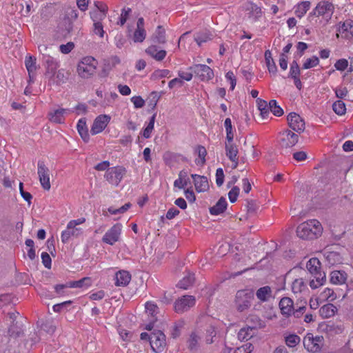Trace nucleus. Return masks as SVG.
I'll return each instance as SVG.
<instances>
[{"instance_id": "79ce46f5", "label": "nucleus", "mask_w": 353, "mask_h": 353, "mask_svg": "<svg viewBox=\"0 0 353 353\" xmlns=\"http://www.w3.org/2000/svg\"><path fill=\"white\" fill-rule=\"evenodd\" d=\"M194 281V274H189L178 283L177 286L181 289L186 290L193 284Z\"/></svg>"}, {"instance_id": "864d4df0", "label": "nucleus", "mask_w": 353, "mask_h": 353, "mask_svg": "<svg viewBox=\"0 0 353 353\" xmlns=\"http://www.w3.org/2000/svg\"><path fill=\"white\" fill-rule=\"evenodd\" d=\"M305 286L304 281L303 279H295L292 285V290L294 293L301 292L303 288Z\"/></svg>"}, {"instance_id": "423d86ee", "label": "nucleus", "mask_w": 353, "mask_h": 353, "mask_svg": "<svg viewBox=\"0 0 353 353\" xmlns=\"http://www.w3.org/2000/svg\"><path fill=\"white\" fill-rule=\"evenodd\" d=\"M150 346L153 352L160 353L166 345V336L159 330H154L150 334Z\"/></svg>"}, {"instance_id": "c85d7f7f", "label": "nucleus", "mask_w": 353, "mask_h": 353, "mask_svg": "<svg viewBox=\"0 0 353 353\" xmlns=\"http://www.w3.org/2000/svg\"><path fill=\"white\" fill-rule=\"evenodd\" d=\"M200 336L196 332H192L187 340V347L191 352H196L200 347Z\"/></svg>"}, {"instance_id": "412c9836", "label": "nucleus", "mask_w": 353, "mask_h": 353, "mask_svg": "<svg viewBox=\"0 0 353 353\" xmlns=\"http://www.w3.org/2000/svg\"><path fill=\"white\" fill-rule=\"evenodd\" d=\"M339 34L342 37L350 39L353 38V21L346 20L338 29Z\"/></svg>"}, {"instance_id": "7ed1b4c3", "label": "nucleus", "mask_w": 353, "mask_h": 353, "mask_svg": "<svg viewBox=\"0 0 353 353\" xmlns=\"http://www.w3.org/2000/svg\"><path fill=\"white\" fill-rule=\"evenodd\" d=\"M321 263L317 258H312L307 262L306 268L315 279L310 282V286L312 289H316L325 282V274L321 271Z\"/></svg>"}, {"instance_id": "338daca9", "label": "nucleus", "mask_w": 353, "mask_h": 353, "mask_svg": "<svg viewBox=\"0 0 353 353\" xmlns=\"http://www.w3.org/2000/svg\"><path fill=\"white\" fill-rule=\"evenodd\" d=\"M348 66V61L345 59H341L336 61L334 67L337 70L343 71Z\"/></svg>"}, {"instance_id": "e2e57ef3", "label": "nucleus", "mask_w": 353, "mask_h": 353, "mask_svg": "<svg viewBox=\"0 0 353 353\" xmlns=\"http://www.w3.org/2000/svg\"><path fill=\"white\" fill-rule=\"evenodd\" d=\"M161 95L159 94L157 92H152L150 96V101H148V105L150 106L152 109H154L159 99H160Z\"/></svg>"}, {"instance_id": "2f4dec72", "label": "nucleus", "mask_w": 353, "mask_h": 353, "mask_svg": "<svg viewBox=\"0 0 353 353\" xmlns=\"http://www.w3.org/2000/svg\"><path fill=\"white\" fill-rule=\"evenodd\" d=\"M212 33L208 30L199 32L194 34V41L199 46H201L203 43L212 40Z\"/></svg>"}, {"instance_id": "774afa93", "label": "nucleus", "mask_w": 353, "mask_h": 353, "mask_svg": "<svg viewBox=\"0 0 353 353\" xmlns=\"http://www.w3.org/2000/svg\"><path fill=\"white\" fill-rule=\"evenodd\" d=\"M334 92L336 97L339 99H344L348 93L347 88L343 86L337 87L335 88Z\"/></svg>"}, {"instance_id": "a19ab883", "label": "nucleus", "mask_w": 353, "mask_h": 353, "mask_svg": "<svg viewBox=\"0 0 353 353\" xmlns=\"http://www.w3.org/2000/svg\"><path fill=\"white\" fill-rule=\"evenodd\" d=\"M91 285V279L90 277H84L79 281L69 282L70 288H81Z\"/></svg>"}, {"instance_id": "ddd939ff", "label": "nucleus", "mask_w": 353, "mask_h": 353, "mask_svg": "<svg viewBox=\"0 0 353 353\" xmlns=\"http://www.w3.org/2000/svg\"><path fill=\"white\" fill-rule=\"evenodd\" d=\"M121 228L122 225L121 223L114 225L103 236V242L111 245H114L119 240Z\"/></svg>"}, {"instance_id": "aec40b11", "label": "nucleus", "mask_w": 353, "mask_h": 353, "mask_svg": "<svg viewBox=\"0 0 353 353\" xmlns=\"http://www.w3.org/2000/svg\"><path fill=\"white\" fill-rule=\"evenodd\" d=\"M72 112L70 109L59 108L48 113L49 119L56 123H62L65 120L64 115Z\"/></svg>"}, {"instance_id": "4d7b16f0", "label": "nucleus", "mask_w": 353, "mask_h": 353, "mask_svg": "<svg viewBox=\"0 0 353 353\" xmlns=\"http://www.w3.org/2000/svg\"><path fill=\"white\" fill-rule=\"evenodd\" d=\"M94 6L102 13L101 15L99 17L100 20H102L107 14L108 10V6L101 1H95Z\"/></svg>"}, {"instance_id": "bb28decb", "label": "nucleus", "mask_w": 353, "mask_h": 353, "mask_svg": "<svg viewBox=\"0 0 353 353\" xmlns=\"http://www.w3.org/2000/svg\"><path fill=\"white\" fill-rule=\"evenodd\" d=\"M247 323V326L255 332L258 329L265 327V323L258 316L254 314L248 316Z\"/></svg>"}, {"instance_id": "052dcab7", "label": "nucleus", "mask_w": 353, "mask_h": 353, "mask_svg": "<svg viewBox=\"0 0 353 353\" xmlns=\"http://www.w3.org/2000/svg\"><path fill=\"white\" fill-rule=\"evenodd\" d=\"M131 206L130 203H127L121 208L115 209L113 207H110L108 210L112 214H123Z\"/></svg>"}, {"instance_id": "5fc2aeb1", "label": "nucleus", "mask_w": 353, "mask_h": 353, "mask_svg": "<svg viewBox=\"0 0 353 353\" xmlns=\"http://www.w3.org/2000/svg\"><path fill=\"white\" fill-rule=\"evenodd\" d=\"M41 329L44 332L50 334H52V333L54 332L56 327L52 324V321H46L45 322H43L41 323Z\"/></svg>"}, {"instance_id": "49530a36", "label": "nucleus", "mask_w": 353, "mask_h": 353, "mask_svg": "<svg viewBox=\"0 0 353 353\" xmlns=\"http://www.w3.org/2000/svg\"><path fill=\"white\" fill-rule=\"evenodd\" d=\"M205 340L206 343L211 344L214 342V338L216 337V332L213 325H209L206 329Z\"/></svg>"}, {"instance_id": "f257e3e1", "label": "nucleus", "mask_w": 353, "mask_h": 353, "mask_svg": "<svg viewBox=\"0 0 353 353\" xmlns=\"http://www.w3.org/2000/svg\"><path fill=\"white\" fill-rule=\"evenodd\" d=\"M323 232L321 223L312 219L301 223L296 228L297 236L305 240H312L318 238Z\"/></svg>"}, {"instance_id": "9d476101", "label": "nucleus", "mask_w": 353, "mask_h": 353, "mask_svg": "<svg viewBox=\"0 0 353 353\" xmlns=\"http://www.w3.org/2000/svg\"><path fill=\"white\" fill-rule=\"evenodd\" d=\"M42 61L46 68L45 77L49 79H52L59 67V63L54 57L47 53H43Z\"/></svg>"}, {"instance_id": "69168bd1", "label": "nucleus", "mask_w": 353, "mask_h": 353, "mask_svg": "<svg viewBox=\"0 0 353 353\" xmlns=\"http://www.w3.org/2000/svg\"><path fill=\"white\" fill-rule=\"evenodd\" d=\"M240 189L237 186H234L228 193V197L231 203H234L237 200Z\"/></svg>"}, {"instance_id": "13d9d810", "label": "nucleus", "mask_w": 353, "mask_h": 353, "mask_svg": "<svg viewBox=\"0 0 353 353\" xmlns=\"http://www.w3.org/2000/svg\"><path fill=\"white\" fill-rule=\"evenodd\" d=\"M131 206L130 203H127L121 208L115 209L113 207H110L108 210L112 214H123Z\"/></svg>"}, {"instance_id": "0e129e2a", "label": "nucleus", "mask_w": 353, "mask_h": 353, "mask_svg": "<svg viewBox=\"0 0 353 353\" xmlns=\"http://www.w3.org/2000/svg\"><path fill=\"white\" fill-rule=\"evenodd\" d=\"M157 310L158 307L155 304L151 302H147L145 303L146 312L150 314L152 318H154L157 314Z\"/></svg>"}, {"instance_id": "72a5a7b5", "label": "nucleus", "mask_w": 353, "mask_h": 353, "mask_svg": "<svg viewBox=\"0 0 353 353\" xmlns=\"http://www.w3.org/2000/svg\"><path fill=\"white\" fill-rule=\"evenodd\" d=\"M265 60L270 73L275 74L277 72V67L272 57V53L269 50L265 52Z\"/></svg>"}, {"instance_id": "4468645a", "label": "nucleus", "mask_w": 353, "mask_h": 353, "mask_svg": "<svg viewBox=\"0 0 353 353\" xmlns=\"http://www.w3.org/2000/svg\"><path fill=\"white\" fill-rule=\"evenodd\" d=\"M37 173L41 185L44 190H49L51 187L50 182V170L46 166L43 161H39L37 163Z\"/></svg>"}, {"instance_id": "a18cd8bd", "label": "nucleus", "mask_w": 353, "mask_h": 353, "mask_svg": "<svg viewBox=\"0 0 353 353\" xmlns=\"http://www.w3.org/2000/svg\"><path fill=\"white\" fill-rule=\"evenodd\" d=\"M332 109L334 112L338 115H343L346 112L345 104L341 100L335 101L332 105Z\"/></svg>"}, {"instance_id": "c9c22d12", "label": "nucleus", "mask_w": 353, "mask_h": 353, "mask_svg": "<svg viewBox=\"0 0 353 353\" xmlns=\"http://www.w3.org/2000/svg\"><path fill=\"white\" fill-rule=\"evenodd\" d=\"M256 332L248 326L241 328L238 333V339L240 341H248L252 339Z\"/></svg>"}, {"instance_id": "bf43d9fd", "label": "nucleus", "mask_w": 353, "mask_h": 353, "mask_svg": "<svg viewBox=\"0 0 353 353\" xmlns=\"http://www.w3.org/2000/svg\"><path fill=\"white\" fill-rule=\"evenodd\" d=\"M131 206L130 203H127L121 208L115 209L113 207H110L108 210L112 214H123Z\"/></svg>"}, {"instance_id": "a878e982", "label": "nucleus", "mask_w": 353, "mask_h": 353, "mask_svg": "<svg viewBox=\"0 0 353 353\" xmlns=\"http://www.w3.org/2000/svg\"><path fill=\"white\" fill-rule=\"evenodd\" d=\"M115 285L117 286H125L131 280V274L125 270L119 271L115 275Z\"/></svg>"}, {"instance_id": "f3484780", "label": "nucleus", "mask_w": 353, "mask_h": 353, "mask_svg": "<svg viewBox=\"0 0 353 353\" xmlns=\"http://www.w3.org/2000/svg\"><path fill=\"white\" fill-rule=\"evenodd\" d=\"M71 225V223L69 222L67 225L66 230L62 232L61 233V241L63 243H66L69 241L71 237H79L82 235L83 231L81 228H77L74 225Z\"/></svg>"}, {"instance_id": "473e14b6", "label": "nucleus", "mask_w": 353, "mask_h": 353, "mask_svg": "<svg viewBox=\"0 0 353 353\" xmlns=\"http://www.w3.org/2000/svg\"><path fill=\"white\" fill-rule=\"evenodd\" d=\"M25 65L28 72V76H32L37 70V59L34 56H26L25 59Z\"/></svg>"}, {"instance_id": "6ab92c4d", "label": "nucleus", "mask_w": 353, "mask_h": 353, "mask_svg": "<svg viewBox=\"0 0 353 353\" xmlns=\"http://www.w3.org/2000/svg\"><path fill=\"white\" fill-rule=\"evenodd\" d=\"M191 177L193 179L195 189L198 192H205L208 190L209 184L206 176L192 174Z\"/></svg>"}, {"instance_id": "1a4fd4ad", "label": "nucleus", "mask_w": 353, "mask_h": 353, "mask_svg": "<svg viewBox=\"0 0 353 353\" xmlns=\"http://www.w3.org/2000/svg\"><path fill=\"white\" fill-rule=\"evenodd\" d=\"M125 173V168L122 167H112L106 170L105 178L110 183L118 185Z\"/></svg>"}, {"instance_id": "c756f323", "label": "nucleus", "mask_w": 353, "mask_h": 353, "mask_svg": "<svg viewBox=\"0 0 353 353\" xmlns=\"http://www.w3.org/2000/svg\"><path fill=\"white\" fill-rule=\"evenodd\" d=\"M347 276L345 271L334 270L330 273V281L334 284H343L345 283Z\"/></svg>"}, {"instance_id": "6e6d98bb", "label": "nucleus", "mask_w": 353, "mask_h": 353, "mask_svg": "<svg viewBox=\"0 0 353 353\" xmlns=\"http://www.w3.org/2000/svg\"><path fill=\"white\" fill-rule=\"evenodd\" d=\"M131 12L132 10L130 8L122 9L119 21L117 22V23L121 26H123L128 20Z\"/></svg>"}, {"instance_id": "8fccbe9b", "label": "nucleus", "mask_w": 353, "mask_h": 353, "mask_svg": "<svg viewBox=\"0 0 353 353\" xmlns=\"http://www.w3.org/2000/svg\"><path fill=\"white\" fill-rule=\"evenodd\" d=\"M156 114H154L150 119V121L147 125V127L143 130V136L145 139H148L151 136V132L154 129V125L155 122Z\"/></svg>"}, {"instance_id": "b1692460", "label": "nucleus", "mask_w": 353, "mask_h": 353, "mask_svg": "<svg viewBox=\"0 0 353 353\" xmlns=\"http://www.w3.org/2000/svg\"><path fill=\"white\" fill-rule=\"evenodd\" d=\"M145 52L158 61H162L167 54L166 51L164 50H159L158 47L155 45L149 46L145 50Z\"/></svg>"}, {"instance_id": "603ef678", "label": "nucleus", "mask_w": 353, "mask_h": 353, "mask_svg": "<svg viewBox=\"0 0 353 353\" xmlns=\"http://www.w3.org/2000/svg\"><path fill=\"white\" fill-rule=\"evenodd\" d=\"M319 63V59L317 57L313 56L311 58L307 59L303 64V69H310L316 66Z\"/></svg>"}, {"instance_id": "7c9ffc66", "label": "nucleus", "mask_w": 353, "mask_h": 353, "mask_svg": "<svg viewBox=\"0 0 353 353\" xmlns=\"http://www.w3.org/2000/svg\"><path fill=\"white\" fill-rule=\"evenodd\" d=\"M154 43L164 44L166 43L165 30L162 26H159L152 37Z\"/></svg>"}, {"instance_id": "37998d69", "label": "nucleus", "mask_w": 353, "mask_h": 353, "mask_svg": "<svg viewBox=\"0 0 353 353\" xmlns=\"http://www.w3.org/2000/svg\"><path fill=\"white\" fill-rule=\"evenodd\" d=\"M23 334L22 327L18 325V323H12L8 329V335L14 339L19 337Z\"/></svg>"}, {"instance_id": "f8f14e48", "label": "nucleus", "mask_w": 353, "mask_h": 353, "mask_svg": "<svg viewBox=\"0 0 353 353\" xmlns=\"http://www.w3.org/2000/svg\"><path fill=\"white\" fill-rule=\"evenodd\" d=\"M195 298L193 296L185 295L174 302V310L177 313H183L195 305Z\"/></svg>"}, {"instance_id": "4c0bfd02", "label": "nucleus", "mask_w": 353, "mask_h": 353, "mask_svg": "<svg viewBox=\"0 0 353 353\" xmlns=\"http://www.w3.org/2000/svg\"><path fill=\"white\" fill-rule=\"evenodd\" d=\"M226 156L231 161H234L236 158H238V149L237 146L233 143H225Z\"/></svg>"}, {"instance_id": "5701e85b", "label": "nucleus", "mask_w": 353, "mask_h": 353, "mask_svg": "<svg viewBox=\"0 0 353 353\" xmlns=\"http://www.w3.org/2000/svg\"><path fill=\"white\" fill-rule=\"evenodd\" d=\"M245 10L248 17L253 21H256L262 16V11L260 7L254 3H249Z\"/></svg>"}, {"instance_id": "f704fd0d", "label": "nucleus", "mask_w": 353, "mask_h": 353, "mask_svg": "<svg viewBox=\"0 0 353 353\" xmlns=\"http://www.w3.org/2000/svg\"><path fill=\"white\" fill-rule=\"evenodd\" d=\"M336 311V307L331 303L322 306L319 310L320 314L323 318H329L333 316L335 314Z\"/></svg>"}, {"instance_id": "2eb2a0df", "label": "nucleus", "mask_w": 353, "mask_h": 353, "mask_svg": "<svg viewBox=\"0 0 353 353\" xmlns=\"http://www.w3.org/2000/svg\"><path fill=\"white\" fill-rule=\"evenodd\" d=\"M201 81H209L214 77L213 70L207 65L196 64L190 68Z\"/></svg>"}, {"instance_id": "0eeeda50", "label": "nucleus", "mask_w": 353, "mask_h": 353, "mask_svg": "<svg viewBox=\"0 0 353 353\" xmlns=\"http://www.w3.org/2000/svg\"><path fill=\"white\" fill-rule=\"evenodd\" d=\"M323 344L324 338L322 336H314L312 334L307 333L303 339L305 348L312 353L320 351Z\"/></svg>"}, {"instance_id": "3c124183", "label": "nucleus", "mask_w": 353, "mask_h": 353, "mask_svg": "<svg viewBox=\"0 0 353 353\" xmlns=\"http://www.w3.org/2000/svg\"><path fill=\"white\" fill-rule=\"evenodd\" d=\"M146 37V32L145 29H136L133 34V41L135 43H141L144 41Z\"/></svg>"}, {"instance_id": "a211bd4d", "label": "nucleus", "mask_w": 353, "mask_h": 353, "mask_svg": "<svg viewBox=\"0 0 353 353\" xmlns=\"http://www.w3.org/2000/svg\"><path fill=\"white\" fill-rule=\"evenodd\" d=\"M110 121V117L106 114L98 116L94 121L90 132L92 134H97L102 132Z\"/></svg>"}, {"instance_id": "4be33fe9", "label": "nucleus", "mask_w": 353, "mask_h": 353, "mask_svg": "<svg viewBox=\"0 0 353 353\" xmlns=\"http://www.w3.org/2000/svg\"><path fill=\"white\" fill-rule=\"evenodd\" d=\"M78 17V13L76 10H71L67 16L64 17L63 25L64 26L65 30L67 33H70L73 28V21L76 20Z\"/></svg>"}, {"instance_id": "39448f33", "label": "nucleus", "mask_w": 353, "mask_h": 353, "mask_svg": "<svg viewBox=\"0 0 353 353\" xmlns=\"http://www.w3.org/2000/svg\"><path fill=\"white\" fill-rule=\"evenodd\" d=\"M254 299V292L252 290L237 291L235 296V305L237 311L242 312L247 310Z\"/></svg>"}, {"instance_id": "cd10ccee", "label": "nucleus", "mask_w": 353, "mask_h": 353, "mask_svg": "<svg viewBox=\"0 0 353 353\" xmlns=\"http://www.w3.org/2000/svg\"><path fill=\"white\" fill-rule=\"evenodd\" d=\"M77 128L79 134H80L82 139L85 142H88L90 139V135L88 133V129L86 125V119L85 118H81L79 120Z\"/></svg>"}, {"instance_id": "f03ea898", "label": "nucleus", "mask_w": 353, "mask_h": 353, "mask_svg": "<svg viewBox=\"0 0 353 353\" xmlns=\"http://www.w3.org/2000/svg\"><path fill=\"white\" fill-rule=\"evenodd\" d=\"M279 307L283 316L289 317L293 315L296 318H299L306 310V301H301L300 304H294L292 299L283 297L279 301Z\"/></svg>"}, {"instance_id": "9b49d317", "label": "nucleus", "mask_w": 353, "mask_h": 353, "mask_svg": "<svg viewBox=\"0 0 353 353\" xmlns=\"http://www.w3.org/2000/svg\"><path fill=\"white\" fill-rule=\"evenodd\" d=\"M334 6L332 3L327 1L319 2L314 10L310 14L309 17L314 16H323L325 18H330L332 15Z\"/></svg>"}, {"instance_id": "6e6552de", "label": "nucleus", "mask_w": 353, "mask_h": 353, "mask_svg": "<svg viewBox=\"0 0 353 353\" xmlns=\"http://www.w3.org/2000/svg\"><path fill=\"white\" fill-rule=\"evenodd\" d=\"M299 141V136L290 130L279 133V145L282 148H290L295 145Z\"/></svg>"}, {"instance_id": "c03bdc74", "label": "nucleus", "mask_w": 353, "mask_h": 353, "mask_svg": "<svg viewBox=\"0 0 353 353\" xmlns=\"http://www.w3.org/2000/svg\"><path fill=\"white\" fill-rule=\"evenodd\" d=\"M268 107L270 110L276 117H281L284 113L283 109L279 105H277V102L274 99L270 100L269 101Z\"/></svg>"}, {"instance_id": "680f3d73", "label": "nucleus", "mask_w": 353, "mask_h": 353, "mask_svg": "<svg viewBox=\"0 0 353 353\" xmlns=\"http://www.w3.org/2000/svg\"><path fill=\"white\" fill-rule=\"evenodd\" d=\"M170 72V70L166 69L157 70L152 73L151 79L156 80L163 77H166L169 75Z\"/></svg>"}, {"instance_id": "dca6fc26", "label": "nucleus", "mask_w": 353, "mask_h": 353, "mask_svg": "<svg viewBox=\"0 0 353 353\" xmlns=\"http://www.w3.org/2000/svg\"><path fill=\"white\" fill-rule=\"evenodd\" d=\"M288 125L292 130L301 133L305 130V121L300 115L295 112H290L287 117Z\"/></svg>"}, {"instance_id": "09e8293b", "label": "nucleus", "mask_w": 353, "mask_h": 353, "mask_svg": "<svg viewBox=\"0 0 353 353\" xmlns=\"http://www.w3.org/2000/svg\"><path fill=\"white\" fill-rule=\"evenodd\" d=\"M247 213L249 216L255 214L259 208V205L255 200H246Z\"/></svg>"}, {"instance_id": "20e7f679", "label": "nucleus", "mask_w": 353, "mask_h": 353, "mask_svg": "<svg viewBox=\"0 0 353 353\" xmlns=\"http://www.w3.org/2000/svg\"><path fill=\"white\" fill-rule=\"evenodd\" d=\"M97 61L92 57H85L79 63L77 72L83 79L91 77L96 71Z\"/></svg>"}, {"instance_id": "de8ad7c7", "label": "nucleus", "mask_w": 353, "mask_h": 353, "mask_svg": "<svg viewBox=\"0 0 353 353\" xmlns=\"http://www.w3.org/2000/svg\"><path fill=\"white\" fill-rule=\"evenodd\" d=\"M285 341L288 347H294L300 343L301 339L298 335L292 334L285 336Z\"/></svg>"}, {"instance_id": "e433bc0d", "label": "nucleus", "mask_w": 353, "mask_h": 353, "mask_svg": "<svg viewBox=\"0 0 353 353\" xmlns=\"http://www.w3.org/2000/svg\"><path fill=\"white\" fill-rule=\"evenodd\" d=\"M311 6L309 1H302L297 4L295 9V14L297 17L301 18L307 12Z\"/></svg>"}, {"instance_id": "58836bf2", "label": "nucleus", "mask_w": 353, "mask_h": 353, "mask_svg": "<svg viewBox=\"0 0 353 353\" xmlns=\"http://www.w3.org/2000/svg\"><path fill=\"white\" fill-rule=\"evenodd\" d=\"M272 290L270 286L260 288L256 293V297L261 301H266L271 296Z\"/></svg>"}, {"instance_id": "ea45409f", "label": "nucleus", "mask_w": 353, "mask_h": 353, "mask_svg": "<svg viewBox=\"0 0 353 353\" xmlns=\"http://www.w3.org/2000/svg\"><path fill=\"white\" fill-rule=\"evenodd\" d=\"M336 299V295L334 290L330 288H325L319 295V299L321 301H332Z\"/></svg>"}, {"instance_id": "393cba45", "label": "nucleus", "mask_w": 353, "mask_h": 353, "mask_svg": "<svg viewBox=\"0 0 353 353\" xmlns=\"http://www.w3.org/2000/svg\"><path fill=\"white\" fill-rule=\"evenodd\" d=\"M228 203L224 197H221L216 203L210 208L209 211L212 215H219L223 213L227 209Z\"/></svg>"}]
</instances>
